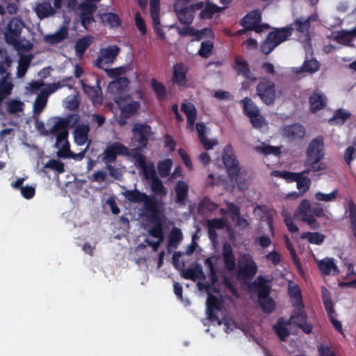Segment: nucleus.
<instances>
[{"label": "nucleus", "mask_w": 356, "mask_h": 356, "mask_svg": "<svg viewBox=\"0 0 356 356\" xmlns=\"http://www.w3.org/2000/svg\"><path fill=\"white\" fill-rule=\"evenodd\" d=\"M182 233L179 228H173L169 236V246L176 248L182 240Z\"/></svg>", "instance_id": "obj_58"}, {"label": "nucleus", "mask_w": 356, "mask_h": 356, "mask_svg": "<svg viewBox=\"0 0 356 356\" xmlns=\"http://www.w3.org/2000/svg\"><path fill=\"white\" fill-rule=\"evenodd\" d=\"M302 239H307L312 244L321 245L325 241V235L319 232H303L301 234Z\"/></svg>", "instance_id": "obj_46"}, {"label": "nucleus", "mask_w": 356, "mask_h": 356, "mask_svg": "<svg viewBox=\"0 0 356 356\" xmlns=\"http://www.w3.org/2000/svg\"><path fill=\"white\" fill-rule=\"evenodd\" d=\"M129 83L128 78L122 76L112 81L108 85V88L113 92L120 94L126 90Z\"/></svg>", "instance_id": "obj_36"}, {"label": "nucleus", "mask_w": 356, "mask_h": 356, "mask_svg": "<svg viewBox=\"0 0 356 356\" xmlns=\"http://www.w3.org/2000/svg\"><path fill=\"white\" fill-rule=\"evenodd\" d=\"M152 181L151 189L155 194L161 196H164L167 194L166 188L163 186V182L158 177H155V179Z\"/></svg>", "instance_id": "obj_57"}, {"label": "nucleus", "mask_w": 356, "mask_h": 356, "mask_svg": "<svg viewBox=\"0 0 356 356\" xmlns=\"http://www.w3.org/2000/svg\"><path fill=\"white\" fill-rule=\"evenodd\" d=\"M318 20V15L313 13L308 17H300L296 19L293 23L294 26L293 29L297 32L302 33L304 35L308 36L311 26V22H316Z\"/></svg>", "instance_id": "obj_20"}, {"label": "nucleus", "mask_w": 356, "mask_h": 356, "mask_svg": "<svg viewBox=\"0 0 356 356\" xmlns=\"http://www.w3.org/2000/svg\"><path fill=\"white\" fill-rule=\"evenodd\" d=\"M145 177L147 179H154L156 176V169L153 163L146 164L145 167L140 169Z\"/></svg>", "instance_id": "obj_62"}, {"label": "nucleus", "mask_w": 356, "mask_h": 356, "mask_svg": "<svg viewBox=\"0 0 356 356\" xmlns=\"http://www.w3.org/2000/svg\"><path fill=\"white\" fill-rule=\"evenodd\" d=\"M355 37L356 26L350 31L341 30L338 31L334 36V40L340 44L349 46Z\"/></svg>", "instance_id": "obj_34"}, {"label": "nucleus", "mask_w": 356, "mask_h": 356, "mask_svg": "<svg viewBox=\"0 0 356 356\" xmlns=\"http://www.w3.org/2000/svg\"><path fill=\"white\" fill-rule=\"evenodd\" d=\"M261 14L257 10H252L245 15L240 22V24L247 30H254L256 32H260L261 28L258 24L261 22Z\"/></svg>", "instance_id": "obj_19"}, {"label": "nucleus", "mask_w": 356, "mask_h": 356, "mask_svg": "<svg viewBox=\"0 0 356 356\" xmlns=\"http://www.w3.org/2000/svg\"><path fill=\"white\" fill-rule=\"evenodd\" d=\"M12 60L9 56H6L4 60L0 63V74L2 77H5L8 74L9 78H12L11 73L9 72Z\"/></svg>", "instance_id": "obj_63"}, {"label": "nucleus", "mask_w": 356, "mask_h": 356, "mask_svg": "<svg viewBox=\"0 0 356 356\" xmlns=\"http://www.w3.org/2000/svg\"><path fill=\"white\" fill-rule=\"evenodd\" d=\"M48 98V93L42 90L36 97L34 102V111L35 113H41L46 106Z\"/></svg>", "instance_id": "obj_51"}, {"label": "nucleus", "mask_w": 356, "mask_h": 356, "mask_svg": "<svg viewBox=\"0 0 356 356\" xmlns=\"http://www.w3.org/2000/svg\"><path fill=\"white\" fill-rule=\"evenodd\" d=\"M322 300L327 313H331L334 309L332 296L329 291L325 287H321Z\"/></svg>", "instance_id": "obj_50"}, {"label": "nucleus", "mask_w": 356, "mask_h": 356, "mask_svg": "<svg viewBox=\"0 0 356 356\" xmlns=\"http://www.w3.org/2000/svg\"><path fill=\"white\" fill-rule=\"evenodd\" d=\"M218 205L209 197H204L199 204V209L203 211H215Z\"/></svg>", "instance_id": "obj_60"}, {"label": "nucleus", "mask_w": 356, "mask_h": 356, "mask_svg": "<svg viewBox=\"0 0 356 356\" xmlns=\"http://www.w3.org/2000/svg\"><path fill=\"white\" fill-rule=\"evenodd\" d=\"M232 67L235 71L237 76H242L251 81H255L257 80V78L250 71L249 63L242 56L238 55L234 58Z\"/></svg>", "instance_id": "obj_15"}, {"label": "nucleus", "mask_w": 356, "mask_h": 356, "mask_svg": "<svg viewBox=\"0 0 356 356\" xmlns=\"http://www.w3.org/2000/svg\"><path fill=\"white\" fill-rule=\"evenodd\" d=\"M213 49V43L210 40H205L201 43L198 54L202 58H207L211 55Z\"/></svg>", "instance_id": "obj_55"}, {"label": "nucleus", "mask_w": 356, "mask_h": 356, "mask_svg": "<svg viewBox=\"0 0 356 356\" xmlns=\"http://www.w3.org/2000/svg\"><path fill=\"white\" fill-rule=\"evenodd\" d=\"M312 172L309 168H307L298 174H300L297 177L295 181L297 183V188L300 191V195H303L309 188L311 185V179L307 177V175Z\"/></svg>", "instance_id": "obj_27"}, {"label": "nucleus", "mask_w": 356, "mask_h": 356, "mask_svg": "<svg viewBox=\"0 0 356 356\" xmlns=\"http://www.w3.org/2000/svg\"><path fill=\"white\" fill-rule=\"evenodd\" d=\"M13 88L14 84L12 82V78H9L8 74L0 79V105L4 99L11 95Z\"/></svg>", "instance_id": "obj_31"}, {"label": "nucleus", "mask_w": 356, "mask_h": 356, "mask_svg": "<svg viewBox=\"0 0 356 356\" xmlns=\"http://www.w3.org/2000/svg\"><path fill=\"white\" fill-rule=\"evenodd\" d=\"M44 168H49L51 170H55L58 172V174H62L65 171L64 163L59 160L54 159H50L44 164L42 172H45L44 170Z\"/></svg>", "instance_id": "obj_52"}, {"label": "nucleus", "mask_w": 356, "mask_h": 356, "mask_svg": "<svg viewBox=\"0 0 356 356\" xmlns=\"http://www.w3.org/2000/svg\"><path fill=\"white\" fill-rule=\"evenodd\" d=\"M257 95L267 106L274 104L276 99L275 84L267 77H262L256 86Z\"/></svg>", "instance_id": "obj_5"}, {"label": "nucleus", "mask_w": 356, "mask_h": 356, "mask_svg": "<svg viewBox=\"0 0 356 356\" xmlns=\"http://www.w3.org/2000/svg\"><path fill=\"white\" fill-rule=\"evenodd\" d=\"M140 106V103L136 101H132L131 102L125 104L120 108L121 117H123L125 119L130 118L138 111Z\"/></svg>", "instance_id": "obj_42"}, {"label": "nucleus", "mask_w": 356, "mask_h": 356, "mask_svg": "<svg viewBox=\"0 0 356 356\" xmlns=\"http://www.w3.org/2000/svg\"><path fill=\"white\" fill-rule=\"evenodd\" d=\"M24 103L18 99H11L7 103V111L10 114H15L24 110Z\"/></svg>", "instance_id": "obj_56"}, {"label": "nucleus", "mask_w": 356, "mask_h": 356, "mask_svg": "<svg viewBox=\"0 0 356 356\" xmlns=\"http://www.w3.org/2000/svg\"><path fill=\"white\" fill-rule=\"evenodd\" d=\"M273 330L282 341H285L290 335L289 330L283 324L282 318H279L277 323L273 325Z\"/></svg>", "instance_id": "obj_45"}, {"label": "nucleus", "mask_w": 356, "mask_h": 356, "mask_svg": "<svg viewBox=\"0 0 356 356\" xmlns=\"http://www.w3.org/2000/svg\"><path fill=\"white\" fill-rule=\"evenodd\" d=\"M305 128L299 123L285 125L282 128L283 136L290 141L302 139L305 136Z\"/></svg>", "instance_id": "obj_17"}, {"label": "nucleus", "mask_w": 356, "mask_h": 356, "mask_svg": "<svg viewBox=\"0 0 356 356\" xmlns=\"http://www.w3.org/2000/svg\"><path fill=\"white\" fill-rule=\"evenodd\" d=\"M69 36L68 28L66 26H62L57 31L53 34H48L44 37L46 43L54 45L62 42Z\"/></svg>", "instance_id": "obj_25"}, {"label": "nucleus", "mask_w": 356, "mask_h": 356, "mask_svg": "<svg viewBox=\"0 0 356 356\" xmlns=\"http://www.w3.org/2000/svg\"><path fill=\"white\" fill-rule=\"evenodd\" d=\"M32 59L33 56L31 54L24 55L20 57L17 67V76L19 77L24 76L31 64V62L32 61Z\"/></svg>", "instance_id": "obj_48"}, {"label": "nucleus", "mask_w": 356, "mask_h": 356, "mask_svg": "<svg viewBox=\"0 0 356 356\" xmlns=\"http://www.w3.org/2000/svg\"><path fill=\"white\" fill-rule=\"evenodd\" d=\"M162 217L163 216H157L156 220H154L153 218H149V220H147L149 222L153 224V226L149 229V235L154 238H159L158 241H147L148 245L152 248L154 251L158 250L160 243L164 238Z\"/></svg>", "instance_id": "obj_14"}, {"label": "nucleus", "mask_w": 356, "mask_h": 356, "mask_svg": "<svg viewBox=\"0 0 356 356\" xmlns=\"http://www.w3.org/2000/svg\"><path fill=\"white\" fill-rule=\"evenodd\" d=\"M90 143L91 140H90L86 147L82 151L76 154L70 150V143L68 141H66L65 146L67 147V154H64L63 151H58L57 152V155L60 158H71L76 161H81L85 157L86 153L89 149Z\"/></svg>", "instance_id": "obj_35"}, {"label": "nucleus", "mask_w": 356, "mask_h": 356, "mask_svg": "<svg viewBox=\"0 0 356 356\" xmlns=\"http://www.w3.org/2000/svg\"><path fill=\"white\" fill-rule=\"evenodd\" d=\"M223 164L227 170V173L231 181H234L239 189L245 190L248 188V184L245 179L241 181V168L238 161L234 154L231 144L227 145L222 154Z\"/></svg>", "instance_id": "obj_3"}, {"label": "nucleus", "mask_w": 356, "mask_h": 356, "mask_svg": "<svg viewBox=\"0 0 356 356\" xmlns=\"http://www.w3.org/2000/svg\"><path fill=\"white\" fill-rule=\"evenodd\" d=\"M181 275L183 278L193 281L204 279L205 277L202 266L198 264L192 268L183 270Z\"/></svg>", "instance_id": "obj_28"}, {"label": "nucleus", "mask_w": 356, "mask_h": 356, "mask_svg": "<svg viewBox=\"0 0 356 356\" xmlns=\"http://www.w3.org/2000/svg\"><path fill=\"white\" fill-rule=\"evenodd\" d=\"M258 280L260 281V282L257 284V289L258 292L257 296L259 298V300L266 299L268 298L270 289L266 285V281L263 277L259 276Z\"/></svg>", "instance_id": "obj_53"}, {"label": "nucleus", "mask_w": 356, "mask_h": 356, "mask_svg": "<svg viewBox=\"0 0 356 356\" xmlns=\"http://www.w3.org/2000/svg\"><path fill=\"white\" fill-rule=\"evenodd\" d=\"M70 122V120L68 118H58L54 124L49 129V135L56 136V147H59L63 141L67 139V127Z\"/></svg>", "instance_id": "obj_11"}, {"label": "nucleus", "mask_w": 356, "mask_h": 356, "mask_svg": "<svg viewBox=\"0 0 356 356\" xmlns=\"http://www.w3.org/2000/svg\"><path fill=\"white\" fill-rule=\"evenodd\" d=\"M131 132V141L138 145L136 148H146L148 145L149 138L153 134L152 127L147 124L136 122L134 124Z\"/></svg>", "instance_id": "obj_6"}, {"label": "nucleus", "mask_w": 356, "mask_h": 356, "mask_svg": "<svg viewBox=\"0 0 356 356\" xmlns=\"http://www.w3.org/2000/svg\"><path fill=\"white\" fill-rule=\"evenodd\" d=\"M324 157V141L322 136L312 139L306 150L305 166L312 172H318L325 169V165L321 162Z\"/></svg>", "instance_id": "obj_2"}, {"label": "nucleus", "mask_w": 356, "mask_h": 356, "mask_svg": "<svg viewBox=\"0 0 356 356\" xmlns=\"http://www.w3.org/2000/svg\"><path fill=\"white\" fill-rule=\"evenodd\" d=\"M257 270L258 266L250 254L244 253L240 257L236 273L238 279L250 280L255 276Z\"/></svg>", "instance_id": "obj_4"}, {"label": "nucleus", "mask_w": 356, "mask_h": 356, "mask_svg": "<svg viewBox=\"0 0 356 356\" xmlns=\"http://www.w3.org/2000/svg\"><path fill=\"white\" fill-rule=\"evenodd\" d=\"M221 302L214 295L209 294L207 300V311L208 318L212 321H218L219 325L221 324V321L219 320L217 314L215 310H220Z\"/></svg>", "instance_id": "obj_21"}, {"label": "nucleus", "mask_w": 356, "mask_h": 356, "mask_svg": "<svg viewBox=\"0 0 356 356\" xmlns=\"http://www.w3.org/2000/svg\"><path fill=\"white\" fill-rule=\"evenodd\" d=\"M35 10L40 19H44L49 16H52L56 13L55 9L51 6V3L48 2L38 3L35 7Z\"/></svg>", "instance_id": "obj_39"}, {"label": "nucleus", "mask_w": 356, "mask_h": 356, "mask_svg": "<svg viewBox=\"0 0 356 356\" xmlns=\"http://www.w3.org/2000/svg\"><path fill=\"white\" fill-rule=\"evenodd\" d=\"M173 8L180 23L185 25L193 23L194 9L189 6L188 0H175Z\"/></svg>", "instance_id": "obj_8"}, {"label": "nucleus", "mask_w": 356, "mask_h": 356, "mask_svg": "<svg viewBox=\"0 0 356 356\" xmlns=\"http://www.w3.org/2000/svg\"><path fill=\"white\" fill-rule=\"evenodd\" d=\"M311 207L310 202L308 200H302L297 209V213L302 221L307 222L312 228L315 229L317 220L310 213Z\"/></svg>", "instance_id": "obj_18"}, {"label": "nucleus", "mask_w": 356, "mask_h": 356, "mask_svg": "<svg viewBox=\"0 0 356 356\" xmlns=\"http://www.w3.org/2000/svg\"><path fill=\"white\" fill-rule=\"evenodd\" d=\"M91 43L92 40L90 36H84L79 39L74 45V49L76 56L79 57L82 56L85 54L87 49L90 47Z\"/></svg>", "instance_id": "obj_43"}, {"label": "nucleus", "mask_w": 356, "mask_h": 356, "mask_svg": "<svg viewBox=\"0 0 356 356\" xmlns=\"http://www.w3.org/2000/svg\"><path fill=\"white\" fill-rule=\"evenodd\" d=\"M176 202L184 205L188 194V186L184 181H178L175 185Z\"/></svg>", "instance_id": "obj_33"}, {"label": "nucleus", "mask_w": 356, "mask_h": 356, "mask_svg": "<svg viewBox=\"0 0 356 356\" xmlns=\"http://www.w3.org/2000/svg\"><path fill=\"white\" fill-rule=\"evenodd\" d=\"M224 10V8L218 6L216 4L207 3L204 8L200 13L201 19H211L213 15L216 13H220Z\"/></svg>", "instance_id": "obj_41"}, {"label": "nucleus", "mask_w": 356, "mask_h": 356, "mask_svg": "<svg viewBox=\"0 0 356 356\" xmlns=\"http://www.w3.org/2000/svg\"><path fill=\"white\" fill-rule=\"evenodd\" d=\"M129 154V150L124 145L120 142H114L106 147L102 161L105 164H110L116 161L118 155Z\"/></svg>", "instance_id": "obj_10"}, {"label": "nucleus", "mask_w": 356, "mask_h": 356, "mask_svg": "<svg viewBox=\"0 0 356 356\" xmlns=\"http://www.w3.org/2000/svg\"><path fill=\"white\" fill-rule=\"evenodd\" d=\"M309 102L310 111L314 113L325 107L327 98L321 91L316 90L309 97Z\"/></svg>", "instance_id": "obj_23"}, {"label": "nucleus", "mask_w": 356, "mask_h": 356, "mask_svg": "<svg viewBox=\"0 0 356 356\" xmlns=\"http://www.w3.org/2000/svg\"><path fill=\"white\" fill-rule=\"evenodd\" d=\"M81 13H84L87 15H93L94 13L97 10V6L88 0H86L83 3L81 4Z\"/></svg>", "instance_id": "obj_64"}, {"label": "nucleus", "mask_w": 356, "mask_h": 356, "mask_svg": "<svg viewBox=\"0 0 356 356\" xmlns=\"http://www.w3.org/2000/svg\"><path fill=\"white\" fill-rule=\"evenodd\" d=\"M99 19L104 25L110 28L116 29L121 25V19L116 13L106 12L99 14Z\"/></svg>", "instance_id": "obj_30"}, {"label": "nucleus", "mask_w": 356, "mask_h": 356, "mask_svg": "<svg viewBox=\"0 0 356 356\" xmlns=\"http://www.w3.org/2000/svg\"><path fill=\"white\" fill-rule=\"evenodd\" d=\"M150 84L157 99L159 101L165 100L167 97V89L165 85L163 83L158 81L155 78L151 79Z\"/></svg>", "instance_id": "obj_37"}, {"label": "nucleus", "mask_w": 356, "mask_h": 356, "mask_svg": "<svg viewBox=\"0 0 356 356\" xmlns=\"http://www.w3.org/2000/svg\"><path fill=\"white\" fill-rule=\"evenodd\" d=\"M181 110L184 112L187 118V127L193 129L197 118V111L195 106L191 103H183Z\"/></svg>", "instance_id": "obj_32"}, {"label": "nucleus", "mask_w": 356, "mask_h": 356, "mask_svg": "<svg viewBox=\"0 0 356 356\" xmlns=\"http://www.w3.org/2000/svg\"><path fill=\"white\" fill-rule=\"evenodd\" d=\"M89 132L90 126L88 124L77 125L73 133L75 143L79 146L83 145L88 140Z\"/></svg>", "instance_id": "obj_26"}, {"label": "nucleus", "mask_w": 356, "mask_h": 356, "mask_svg": "<svg viewBox=\"0 0 356 356\" xmlns=\"http://www.w3.org/2000/svg\"><path fill=\"white\" fill-rule=\"evenodd\" d=\"M318 268L324 275L330 274L331 271L339 273L337 265L334 264V260L332 258H325L321 260L318 264Z\"/></svg>", "instance_id": "obj_40"}, {"label": "nucleus", "mask_w": 356, "mask_h": 356, "mask_svg": "<svg viewBox=\"0 0 356 356\" xmlns=\"http://www.w3.org/2000/svg\"><path fill=\"white\" fill-rule=\"evenodd\" d=\"M293 31V27L286 26L271 31L267 36L274 43V46L277 47L282 42L286 40L292 35Z\"/></svg>", "instance_id": "obj_22"}, {"label": "nucleus", "mask_w": 356, "mask_h": 356, "mask_svg": "<svg viewBox=\"0 0 356 356\" xmlns=\"http://www.w3.org/2000/svg\"><path fill=\"white\" fill-rule=\"evenodd\" d=\"M172 161L170 159H166L163 161H159L157 165L158 172L162 178L167 177L172 167Z\"/></svg>", "instance_id": "obj_49"}, {"label": "nucleus", "mask_w": 356, "mask_h": 356, "mask_svg": "<svg viewBox=\"0 0 356 356\" xmlns=\"http://www.w3.org/2000/svg\"><path fill=\"white\" fill-rule=\"evenodd\" d=\"M188 67L184 63H177L172 67L171 81L179 87L185 88L187 84Z\"/></svg>", "instance_id": "obj_16"}, {"label": "nucleus", "mask_w": 356, "mask_h": 356, "mask_svg": "<svg viewBox=\"0 0 356 356\" xmlns=\"http://www.w3.org/2000/svg\"><path fill=\"white\" fill-rule=\"evenodd\" d=\"M95 85L88 84V79L81 80V84L83 92L87 95L93 104H101L103 102V95L102 88L99 86L100 81L98 78L94 77Z\"/></svg>", "instance_id": "obj_12"}, {"label": "nucleus", "mask_w": 356, "mask_h": 356, "mask_svg": "<svg viewBox=\"0 0 356 356\" xmlns=\"http://www.w3.org/2000/svg\"><path fill=\"white\" fill-rule=\"evenodd\" d=\"M143 149L134 148L129 151V156H131L135 162V165L139 168L145 167L146 157L141 153Z\"/></svg>", "instance_id": "obj_47"}, {"label": "nucleus", "mask_w": 356, "mask_h": 356, "mask_svg": "<svg viewBox=\"0 0 356 356\" xmlns=\"http://www.w3.org/2000/svg\"><path fill=\"white\" fill-rule=\"evenodd\" d=\"M120 51L118 45H109L101 49L95 60V66L99 69H105L104 66H108L115 61Z\"/></svg>", "instance_id": "obj_9"}, {"label": "nucleus", "mask_w": 356, "mask_h": 356, "mask_svg": "<svg viewBox=\"0 0 356 356\" xmlns=\"http://www.w3.org/2000/svg\"><path fill=\"white\" fill-rule=\"evenodd\" d=\"M288 294L291 299V303L293 306H302V296L301 291L298 285H289Z\"/></svg>", "instance_id": "obj_38"}, {"label": "nucleus", "mask_w": 356, "mask_h": 356, "mask_svg": "<svg viewBox=\"0 0 356 356\" xmlns=\"http://www.w3.org/2000/svg\"><path fill=\"white\" fill-rule=\"evenodd\" d=\"M293 307H294L291 314L293 325L300 327L305 334L312 333L313 326L307 322V315L305 311L304 304L302 306Z\"/></svg>", "instance_id": "obj_13"}, {"label": "nucleus", "mask_w": 356, "mask_h": 356, "mask_svg": "<svg viewBox=\"0 0 356 356\" xmlns=\"http://www.w3.org/2000/svg\"><path fill=\"white\" fill-rule=\"evenodd\" d=\"M239 104L243 107V112L244 115L248 116L249 118L257 115L260 112L259 108L252 99L248 97L243 98L239 101Z\"/></svg>", "instance_id": "obj_29"}, {"label": "nucleus", "mask_w": 356, "mask_h": 356, "mask_svg": "<svg viewBox=\"0 0 356 356\" xmlns=\"http://www.w3.org/2000/svg\"><path fill=\"white\" fill-rule=\"evenodd\" d=\"M273 174L277 177L283 178L286 179L288 182H293L295 180H296L297 177L299 176L300 174H298V172H289L286 170L280 171V170H275L273 171Z\"/></svg>", "instance_id": "obj_59"}, {"label": "nucleus", "mask_w": 356, "mask_h": 356, "mask_svg": "<svg viewBox=\"0 0 356 356\" xmlns=\"http://www.w3.org/2000/svg\"><path fill=\"white\" fill-rule=\"evenodd\" d=\"M122 194L129 202L143 203L144 216L147 220H156L157 216H163V202L155 196L148 195L136 188L127 190Z\"/></svg>", "instance_id": "obj_1"}, {"label": "nucleus", "mask_w": 356, "mask_h": 356, "mask_svg": "<svg viewBox=\"0 0 356 356\" xmlns=\"http://www.w3.org/2000/svg\"><path fill=\"white\" fill-rule=\"evenodd\" d=\"M222 256L225 268L233 271L236 268V258L232 245L228 242L222 245Z\"/></svg>", "instance_id": "obj_24"}, {"label": "nucleus", "mask_w": 356, "mask_h": 356, "mask_svg": "<svg viewBox=\"0 0 356 356\" xmlns=\"http://www.w3.org/2000/svg\"><path fill=\"white\" fill-rule=\"evenodd\" d=\"M25 24L19 18L14 17L7 24L4 32V38L7 44L17 46L19 44V38L21 37L22 29Z\"/></svg>", "instance_id": "obj_7"}, {"label": "nucleus", "mask_w": 356, "mask_h": 356, "mask_svg": "<svg viewBox=\"0 0 356 356\" xmlns=\"http://www.w3.org/2000/svg\"><path fill=\"white\" fill-rule=\"evenodd\" d=\"M255 150L264 155L273 154L275 156H279L281 153L280 148L279 147L265 145L264 144L262 145L257 146L255 147Z\"/></svg>", "instance_id": "obj_54"}, {"label": "nucleus", "mask_w": 356, "mask_h": 356, "mask_svg": "<svg viewBox=\"0 0 356 356\" xmlns=\"http://www.w3.org/2000/svg\"><path fill=\"white\" fill-rule=\"evenodd\" d=\"M320 63L316 59L306 60L302 63V65L297 69L296 73L308 72L313 74L319 70Z\"/></svg>", "instance_id": "obj_44"}, {"label": "nucleus", "mask_w": 356, "mask_h": 356, "mask_svg": "<svg viewBox=\"0 0 356 356\" xmlns=\"http://www.w3.org/2000/svg\"><path fill=\"white\" fill-rule=\"evenodd\" d=\"M259 304L264 313L270 314L275 309V302L272 298L259 300Z\"/></svg>", "instance_id": "obj_61"}]
</instances>
